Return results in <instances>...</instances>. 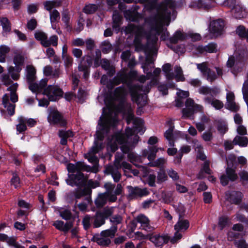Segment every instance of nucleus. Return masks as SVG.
Returning <instances> with one entry per match:
<instances>
[{"mask_svg": "<svg viewBox=\"0 0 248 248\" xmlns=\"http://www.w3.org/2000/svg\"><path fill=\"white\" fill-rule=\"evenodd\" d=\"M175 3L172 0H164L160 6L157 15L154 17L150 23V30L148 33H145L144 28L141 26H135L129 24L124 29L126 34L134 33L135 38L134 41L136 48H142L143 46L140 43V37L145 34L147 38V45L154 49L158 40V36L161 34L160 39L165 40L169 36V33L163 28L166 22H169L170 14L173 12L175 8ZM168 23L167 25H169Z\"/></svg>", "mask_w": 248, "mask_h": 248, "instance_id": "f257e3e1", "label": "nucleus"}, {"mask_svg": "<svg viewBox=\"0 0 248 248\" xmlns=\"http://www.w3.org/2000/svg\"><path fill=\"white\" fill-rule=\"evenodd\" d=\"M142 68L143 72L147 74L146 76L141 75L138 78V73L135 70H131L128 74L122 71L118 73L117 76L113 78V82L115 85H119L121 83L125 84L128 88L132 100L141 106L146 104L147 96L140 92L148 93L152 86H150L149 83L147 87L143 89L138 85H133L132 82L137 79L140 83H143L147 79L151 78L152 76L151 72L147 73L148 69H146L145 65L142 66Z\"/></svg>", "mask_w": 248, "mask_h": 248, "instance_id": "f03ea898", "label": "nucleus"}, {"mask_svg": "<svg viewBox=\"0 0 248 248\" xmlns=\"http://www.w3.org/2000/svg\"><path fill=\"white\" fill-rule=\"evenodd\" d=\"M118 122L116 113L110 112L100 117L96 132L94 145L89 152L84 155L85 157L90 162L93 164L98 162V159L95 154L104 147L102 141L104 137L107 135L111 128L115 127L117 125Z\"/></svg>", "mask_w": 248, "mask_h": 248, "instance_id": "7ed1b4c3", "label": "nucleus"}, {"mask_svg": "<svg viewBox=\"0 0 248 248\" xmlns=\"http://www.w3.org/2000/svg\"><path fill=\"white\" fill-rule=\"evenodd\" d=\"M125 114L127 124L133 122V128H127L125 129V135L121 133H117L112 136L110 140L108 139V146L110 147L113 152L118 149V144L126 143L127 139L133 135L135 132L142 134L145 131L143 128V121L140 119L134 117L133 110L130 105H127V110Z\"/></svg>", "mask_w": 248, "mask_h": 248, "instance_id": "20e7f679", "label": "nucleus"}, {"mask_svg": "<svg viewBox=\"0 0 248 248\" xmlns=\"http://www.w3.org/2000/svg\"><path fill=\"white\" fill-rule=\"evenodd\" d=\"M105 192L98 195L95 201V204L97 207H103L108 201L115 202L117 200V196L122 193L123 187L121 184L117 185L116 188L115 185L110 182L104 184Z\"/></svg>", "mask_w": 248, "mask_h": 248, "instance_id": "39448f33", "label": "nucleus"}, {"mask_svg": "<svg viewBox=\"0 0 248 248\" xmlns=\"http://www.w3.org/2000/svg\"><path fill=\"white\" fill-rule=\"evenodd\" d=\"M186 108L183 109V116L190 117L194 113L202 112L203 108L202 106L195 104L191 98H188L186 101Z\"/></svg>", "mask_w": 248, "mask_h": 248, "instance_id": "423d86ee", "label": "nucleus"}, {"mask_svg": "<svg viewBox=\"0 0 248 248\" xmlns=\"http://www.w3.org/2000/svg\"><path fill=\"white\" fill-rule=\"evenodd\" d=\"M48 110L49 112L47 119L50 124H59L61 126L66 125V121L57 109L49 108Z\"/></svg>", "mask_w": 248, "mask_h": 248, "instance_id": "0eeeda50", "label": "nucleus"}, {"mask_svg": "<svg viewBox=\"0 0 248 248\" xmlns=\"http://www.w3.org/2000/svg\"><path fill=\"white\" fill-rule=\"evenodd\" d=\"M43 94L48 97L49 101H55L62 96L63 92L57 85H49L45 89Z\"/></svg>", "mask_w": 248, "mask_h": 248, "instance_id": "6e6552de", "label": "nucleus"}, {"mask_svg": "<svg viewBox=\"0 0 248 248\" xmlns=\"http://www.w3.org/2000/svg\"><path fill=\"white\" fill-rule=\"evenodd\" d=\"M66 181L68 185L72 186H82L86 183V179L81 172H78L76 174H69Z\"/></svg>", "mask_w": 248, "mask_h": 248, "instance_id": "1a4fd4ad", "label": "nucleus"}, {"mask_svg": "<svg viewBox=\"0 0 248 248\" xmlns=\"http://www.w3.org/2000/svg\"><path fill=\"white\" fill-rule=\"evenodd\" d=\"M197 68L201 72L202 76L209 82H213L217 78L215 73L208 67L206 62L197 64Z\"/></svg>", "mask_w": 248, "mask_h": 248, "instance_id": "9d476101", "label": "nucleus"}, {"mask_svg": "<svg viewBox=\"0 0 248 248\" xmlns=\"http://www.w3.org/2000/svg\"><path fill=\"white\" fill-rule=\"evenodd\" d=\"M127 189L129 192V197L131 199L141 198L147 196L150 193L146 188H141L138 186H128Z\"/></svg>", "mask_w": 248, "mask_h": 248, "instance_id": "9b49d317", "label": "nucleus"}, {"mask_svg": "<svg viewBox=\"0 0 248 248\" xmlns=\"http://www.w3.org/2000/svg\"><path fill=\"white\" fill-rule=\"evenodd\" d=\"M224 24L221 19L211 22L209 26V31L211 33V38L216 37L222 33Z\"/></svg>", "mask_w": 248, "mask_h": 248, "instance_id": "f8f14e48", "label": "nucleus"}, {"mask_svg": "<svg viewBox=\"0 0 248 248\" xmlns=\"http://www.w3.org/2000/svg\"><path fill=\"white\" fill-rule=\"evenodd\" d=\"M226 174L220 176L221 184L225 186L228 184L229 181H234L238 178V176L234 168L228 167L226 169Z\"/></svg>", "mask_w": 248, "mask_h": 248, "instance_id": "ddd939ff", "label": "nucleus"}, {"mask_svg": "<svg viewBox=\"0 0 248 248\" xmlns=\"http://www.w3.org/2000/svg\"><path fill=\"white\" fill-rule=\"evenodd\" d=\"M150 240L156 247H162L164 244L167 243L170 237L166 234H161L160 233H153L150 234L149 238Z\"/></svg>", "mask_w": 248, "mask_h": 248, "instance_id": "4468645a", "label": "nucleus"}, {"mask_svg": "<svg viewBox=\"0 0 248 248\" xmlns=\"http://www.w3.org/2000/svg\"><path fill=\"white\" fill-rule=\"evenodd\" d=\"M48 82V79L46 78L41 79L39 82L33 81L31 83H28L29 89L34 93L36 94L43 93L45 87L46 86Z\"/></svg>", "mask_w": 248, "mask_h": 248, "instance_id": "2eb2a0df", "label": "nucleus"}, {"mask_svg": "<svg viewBox=\"0 0 248 248\" xmlns=\"http://www.w3.org/2000/svg\"><path fill=\"white\" fill-rule=\"evenodd\" d=\"M67 169L69 172L74 173L81 172V171H90L91 168L88 167L82 162H78L75 164L69 163L67 165Z\"/></svg>", "mask_w": 248, "mask_h": 248, "instance_id": "dca6fc26", "label": "nucleus"}, {"mask_svg": "<svg viewBox=\"0 0 248 248\" xmlns=\"http://www.w3.org/2000/svg\"><path fill=\"white\" fill-rule=\"evenodd\" d=\"M36 78L35 67L32 64L27 65L25 69V79L27 82L28 83L35 81Z\"/></svg>", "mask_w": 248, "mask_h": 248, "instance_id": "f3484780", "label": "nucleus"}, {"mask_svg": "<svg viewBox=\"0 0 248 248\" xmlns=\"http://www.w3.org/2000/svg\"><path fill=\"white\" fill-rule=\"evenodd\" d=\"M135 220L140 224V227L142 229L148 232L153 230L154 228L150 225L149 218L145 215L140 214L135 218Z\"/></svg>", "mask_w": 248, "mask_h": 248, "instance_id": "a211bd4d", "label": "nucleus"}, {"mask_svg": "<svg viewBox=\"0 0 248 248\" xmlns=\"http://www.w3.org/2000/svg\"><path fill=\"white\" fill-rule=\"evenodd\" d=\"M120 168L113 165H108L106 167L105 172L107 174L111 175L114 182L118 183L122 177L121 173L118 170Z\"/></svg>", "mask_w": 248, "mask_h": 248, "instance_id": "6ab92c4d", "label": "nucleus"}, {"mask_svg": "<svg viewBox=\"0 0 248 248\" xmlns=\"http://www.w3.org/2000/svg\"><path fill=\"white\" fill-rule=\"evenodd\" d=\"M53 225L55 226L57 229L66 233L72 228L73 223L71 221L64 223L63 221L56 220L53 222Z\"/></svg>", "mask_w": 248, "mask_h": 248, "instance_id": "aec40b11", "label": "nucleus"}, {"mask_svg": "<svg viewBox=\"0 0 248 248\" xmlns=\"http://www.w3.org/2000/svg\"><path fill=\"white\" fill-rule=\"evenodd\" d=\"M127 95V91L124 86L116 88L114 91V98L121 102H124Z\"/></svg>", "mask_w": 248, "mask_h": 248, "instance_id": "412c9836", "label": "nucleus"}, {"mask_svg": "<svg viewBox=\"0 0 248 248\" xmlns=\"http://www.w3.org/2000/svg\"><path fill=\"white\" fill-rule=\"evenodd\" d=\"M91 240L102 246H108L111 243L110 239L104 236L101 232L100 234H94Z\"/></svg>", "mask_w": 248, "mask_h": 248, "instance_id": "4be33fe9", "label": "nucleus"}, {"mask_svg": "<svg viewBox=\"0 0 248 248\" xmlns=\"http://www.w3.org/2000/svg\"><path fill=\"white\" fill-rule=\"evenodd\" d=\"M43 73L47 77L51 76L54 78H58L61 74V72L60 68H57L53 69L52 66L48 65L44 67Z\"/></svg>", "mask_w": 248, "mask_h": 248, "instance_id": "5701e85b", "label": "nucleus"}, {"mask_svg": "<svg viewBox=\"0 0 248 248\" xmlns=\"http://www.w3.org/2000/svg\"><path fill=\"white\" fill-rule=\"evenodd\" d=\"M197 50L201 53L204 52L214 53L217 51V45L216 44L209 43L206 46H199L196 48Z\"/></svg>", "mask_w": 248, "mask_h": 248, "instance_id": "b1692460", "label": "nucleus"}, {"mask_svg": "<svg viewBox=\"0 0 248 248\" xmlns=\"http://www.w3.org/2000/svg\"><path fill=\"white\" fill-rule=\"evenodd\" d=\"M219 92V89L216 87L209 88L207 86H202L199 89V93L204 95L210 94L216 95Z\"/></svg>", "mask_w": 248, "mask_h": 248, "instance_id": "393cba45", "label": "nucleus"}, {"mask_svg": "<svg viewBox=\"0 0 248 248\" xmlns=\"http://www.w3.org/2000/svg\"><path fill=\"white\" fill-rule=\"evenodd\" d=\"M2 103L4 108H7L8 113L10 115H13L15 113V105L10 103L8 95L5 94L3 96Z\"/></svg>", "mask_w": 248, "mask_h": 248, "instance_id": "a878e982", "label": "nucleus"}, {"mask_svg": "<svg viewBox=\"0 0 248 248\" xmlns=\"http://www.w3.org/2000/svg\"><path fill=\"white\" fill-rule=\"evenodd\" d=\"M93 218L94 228H99L105 223V219L101 212H97Z\"/></svg>", "mask_w": 248, "mask_h": 248, "instance_id": "bb28decb", "label": "nucleus"}, {"mask_svg": "<svg viewBox=\"0 0 248 248\" xmlns=\"http://www.w3.org/2000/svg\"><path fill=\"white\" fill-rule=\"evenodd\" d=\"M204 102L208 104H211L217 109H220L223 107V103L221 101L211 97H206L204 99Z\"/></svg>", "mask_w": 248, "mask_h": 248, "instance_id": "cd10ccee", "label": "nucleus"}, {"mask_svg": "<svg viewBox=\"0 0 248 248\" xmlns=\"http://www.w3.org/2000/svg\"><path fill=\"white\" fill-rule=\"evenodd\" d=\"M22 70V67L19 66H10L8 69V73L12 78L15 80H17L20 77V72Z\"/></svg>", "mask_w": 248, "mask_h": 248, "instance_id": "c85d7f7f", "label": "nucleus"}, {"mask_svg": "<svg viewBox=\"0 0 248 248\" xmlns=\"http://www.w3.org/2000/svg\"><path fill=\"white\" fill-rule=\"evenodd\" d=\"M168 124L169 125V129L166 131L164 133V136L166 139L169 140L170 146H174V142L172 140L173 137V131L174 128V126L172 124V123L171 121H168Z\"/></svg>", "mask_w": 248, "mask_h": 248, "instance_id": "c756f323", "label": "nucleus"}, {"mask_svg": "<svg viewBox=\"0 0 248 248\" xmlns=\"http://www.w3.org/2000/svg\"><path fill=\"white\" fill-rule=\"evenodd\" d=\"M59 136L61 138L60 143L62 145H66L67 142V139L73 136V132L70 130L65 131L61 130L59 131Z\"/></svg>", "mask_w": 248, "mask_h": 248, "instance_id": "7c9ffc66", "label": "nucleus"}, {"mask_svg": "<svg viewBox=\"0 0 248 248\" xmlns=\"http://www.w3.org/2000/svg\"><path fill=\"white\" fill-rule=\"evenodd\" d=\"M230 202L235 204H239L242 200V193L238 191H232L229 194Z\"/></svg>", "mask_w": 248, "mask_h": 248, "instance_id": "2f4dec72", "label": "nucleus"}, {"mask_svg": "<svg viewBox=\"0 0 248 248\" xmlns=\"http://www.w3.org/2000/svg\"><path fill=\"white\" fill-rule=\"evenodd\" d=\"M189 222L186 219H180L174 225L176 231H186L189 227Z\"/></svg>", "mask_w": 248, "mask_h": 248, "instance_id": "473e14b6", "label": "nucleus"}, {"mask_svg": "<svg viewBox=\"0 0 248 248\" xmlns=\"http://www.w3.org/2000/svg\"><path fill=\"white\" fill-rule=\"evenodd\" d=\"M233 143L234 145L246 147L248 144V139L246 137L236 136L233 140Z\"/></svg>", "mask_w": 248, "mask_h": 248, "instance_id": "72a5a7b5", "label": "nucleus"}, {"mask_svg": "<svg viewBox=\"0 0 248 248\" xmlns=\"http://www.w3.org/2000/svg\"><path fill=\"white\" fill-rule=\"evenodd\" d=\"M117 231V226L112 225L110 229L103 231L101 232L102 234L107 238L111 239L115 236V233Z\"/></svg>", "mask_w": 248, "mask_h": 248, "instance_id": "f704fd0d", "label": "nucleus"}, {"mask_svg": "<svg viewBox=\"0 0 248 248\" xmlns=\"http://www.w3.org/2000/svg\"><path fill=\"white\" fill-rule=\"evenodd\" d=\"M122 17L120 14L117 11H114L112 16L113 25L112 27L116 30H119V26L121 24V22Z\"/></svg>", "mask_w": 248, "mask_h": 248, "instance_id": "c9c22d12", "label": "nucleus"}, {"mask_svg": "<svg viewBox=\"0 0 248 248\" xmlns=\"http://www.w3.org/2000/svg\"><path fill=\"white\" fill-rule=\"evenodd\" d=\"M124 16L127 20L131 21H136L138 20L140 15L137 12L126 10L124 12Z\"/></svg>", "mask_w": 248, "mask_h": 248, "instance_id": "e433bc0d", "label": "nucleus"}, {"mask_svg": "<svg viewBox=\"0 0 248 248\" xmlns=\"http://www.w3.org/2000/svg\"><path fill=\"white\" fill-rule=\"evenodd\" d=\"M60 216L64 220H69L72 218V213L69 208H60L58 210Z\"/></svg>", "mask_w": 248, "mask_h": 248, "instance_id": "4c0bfd02", "label": "nucleus"}, {"mask_svg": "<svg viewBox=\"0 0 248 248\" xmlns=\"http://www.w3.org/2000/svg\"><path fill=\"white\" fill-rule=\"evenodd\" d=\"M101 65L102 68L109 71V74L110 76H112L115 73L113 66L110 65L109 62L108 60L105 59H102L101 61Z\"/></svg>", "mask_w": 248, "mask_h": 248, "instance_id": "58836bf2", "label": "nucleus"}, {"mask_svg": "<svg viewBox=\"0 0 248 248\" xmlns=\"http://www.w3.org/2000/svg\"><path fill=\"white\" fill-rule=\"evenodd\" d=\"M17 86V83H16L12 84L8 88V90L11 91L10 100L13 103H15L18 101V96L16 93Z\"/></svg>", "mask_w": 248, "mask_h": 248, "instance_id": "ea45409f", "label": "nucleus"}, {"mask_svg": "<svg viewBox=\"0 0 248 248\" xmlns=\"http://www.w3.org/2000/svg\"><path fill=\"white\" fill-rule=\"evenodd\" d=\"M10 48L5 45L0 46V62L5 61L6 55L10 52Z\"/></svg>", "mask_w": 248, "mask_h": 248, "instance_id": "a19ab883", "label": "nucleus"}, {"mask_svg": "<svg viewBox=\"0 0 248 248\" xmlns=\"http://www.w3.org/2000/svg\"><path fill=\"white\" fill-rule=\"evenodd\" d=\"M161 73V69L159 68H155L151 76L152 80L150 82V86L157 85L159 81V76Z\"/></svg>", "mask_w": 248, "mask_h": 248, "instance_id": "79ce46f5", "label": "nucleus"}, {"mask_svg": "<svg viewBox=\"0 0 248 248\" xmlns=\"http://www.w3.org/2000/svg\"><path fill=\"white\" fill-rule=\"evenodd\" d=\"M190 150V147L188 145H185L182 146L179 151L180 153L179 155L175 158L174 161L175 163H180L183 154L188 153Z\"/></svg>", "mask_w": 248, "mask_h": 248, "instance_id": "37998d69", "label": "nucleus"}, {"mask_svg": "<svg viewBox=\"0 0 248 248\" xmlns=\"http://www.w3.org/2000/svg\"><path fill=\"white\" fill-rule=\"evenodd\" d=\"M185 38V35L182 32L180 31H177L170 38V42L171 43L176 44L178 41H183Z\"/></svg>", "mask_w": 248, "mask_h": 248, "instance_id": "c03bdc74", "label": "nucleus"}, {"mask_svg": "<svg viewBox=\"0 0 248 248\" xmlns=\"http://www.w3.org/2000/svg\"><path fill=\"white\" fill-rule=\"evenodd\" d=\"M236 34L241 38H245L248 42V30H246L243 26H239L236 30Z\"/></svg>", "mask_w": 248, "mask_h": 248, "instance_id": "a18cd8bd", "label": "nucleus"}, {"mask_svg": "<svg viewBox=\"0 0 248 248\" xmlns=\"http://www.w3.org/2000/svg\"><path fill=\"white\" fill-rule=\"evenodd\" d=\"M35 38L38 41L41 42L42 45L45 47L44 42H46L47 39L46 34L41 31H37L34 34Z\"/></svg>", "mask_w": 248, "mask_h": 248, "instance_id": "49530a36", "label": "nucleus"}, {"mask_svg": "<svg viewBox=\"0 0 248 248\" xmlns=\"http://www.w3.org/2000/svg\"><path fill=\"white\" fill-rule=\"evenodd\" d=\"M61 3L60 2L53 0V1H46L44 3V5L45 7V8L50 12L52 11L51 10L54 8L56 7H58L60 5Z\"/></svg>", "mask_w": 248, "mask_h": 248, "instance_id": "de8ad7c7", "label": "nucleus"}, {"mask_svg": "<svg viewBox=\"0 0 248 248\" xmlns=\"http://www.w3.org/2000/svg\"><path fill=\"white\" fill-rule=\"evenodd\" d=\"M174 72L175 73V78L178 81H183L185 80V77L183 74V70L181 67L175 66L174 67Z\"/></svg>", "mask_w": 248, "mask_h": 248, "instance_id": "09e8293b", "label": "nucleus"}, {"mask_svg": "<svg viewBox=\"0 0 248 248\" xmlns=\"http://www.w3.org/2000/svg\"><path fill=\"white\" fill-rule=\"evenodd\" d=\"M93 217H91L90 215H86L84 216L82 219V223L85 230H87L90 228L91 225V222L93 221Z\"/></svg>", "mask_w": 248, "mask_h": 248, "instance_id": "8fccbe9b", "label": "nucleus"}, {"mask_svg": "<svg viewBox=\"0 0 248 248\" xmlns=\"http://www.w3.org/2000/svg\"><path fill=\"white\" fill-rule=\"evenodd\" d=\"M230 224V221L228 217H222L219 218L218 225L220 230H222Z\"/></svg>", "mask_w": 248, "mask_h": 248, "instance_id": "3c124183", "label": "nucleus"}, {"mask_svg": "<svg viewBox=\"0 0 248 248\" xmlns=\"http://www.w3.org/2000/svg\"><path fill=\"white\" fill-rule=\"evenodd\" d=\"M0 25L2 26L5 31L9 32L11 31L10 23L7 18H0Z\"/></svg>", "mask_w": 248, "mask_h": 248, "instance_id": "603ef678", "label": "nucleus"}, {"mask_svg": "<svg viewBox=\"0 0 248 248\" xmlns=\"http://www.w3.org/2000/svg\"><path fill=\"white\" fill-rule=\"evenodd\" d=\"M58 36L56 35L51 36L48 39L47 38L46 42H44L45 47H48L50 45L53 46H57L58 44Z\"/></svg>", "mask_w": 248, "mask_h": 248, "instance_id": "864d4df0", "label": "nucleus"}, {"mask_svg": "<svg viewBox=\"0 0 248 248\" xmlns=\"http://www.w3.org/2000/svg\"><path fill=\"white\" fill-rule=\"evenodd\" d=\"M19 124L16 125V129L19 132H22L26 130L27 127L26 125V119L23 117H20L18 118Z\"/></svg>", "mask_w": 248, "mask_h": 248, "instance_id": "5fc2aeb1", "label": "nucleus"}, {"mask_svg": "<svg viewBox=\"0 0 248 248\" xmlns=\"http://www.w3.org/2000/svg\"><path fill=\"white\" fill-rule=\"evenodd\" d=\"M170 69L171 65L168 63L165 64L162 67L163 71L165 73L166 76L168 79H172L174 77V75L170 72Z\"/></svg>", "mask_w": 248, "mask_h": 248, "instance_id": "6e6d98bb", "label": "nucleus"}, {"mask_svg": "<svg viewBox=\"0 0 248 248\" xmlns=\"http://www.w3.org/2000/svg\"><path fill=\"white\" fill-rule=\"evenodd\" d=\"M50 19L51 23L58 21L60 19V15L57 10H53L50 12Z\"/></svg>", "mask_w": 248, "mask_h": 248, "instance_id": "4d7b16f0", "label": "nucleus"}, {"mask_svg": "<svg viewBox=\"0 0 248 248\" xmlns=\"http://www.w3.org/2000/svg\"><path fill=\"white\" fill-rule=\"evenodd\" d=\"M97 9V6L94 4H89L85 6L83 9L84 13L88 14H91L94 13Z\"/></svg>", "mask_w": 248, "mask_h": 248, "instance_id": "13d9d810", "label": "nucleus"}, {"mask_svg": "<svg viewBox=\"0 0 248 248\" xmlns=\"http://www.w3.org/2000/svg\"><path fill=\"white\" fill-rule=\"evenodd\" d=\"M14 63L16 66L22 67L24 63V57L20 54L16 55L14 58Z\"/></svg>", "mask_w": 248, "mask_h": 248, "instance_id": "bf43d9fd", "label": "nucleus"}, {"mask_svg": "<svg viewBox=\"0 0 248 248\" xmlns=\"http://www.w3.org/2000/svg\"><path fill=\"white\" fill-rule=\"evenodd\" d=\"M128 158L129 161L135 165V163L141 162V157L133 152H130L128 154Z\"/></svg>", "mask_w": 248, "mask_h": 248, "instance_id": "052dcab7", "label": "nucleus"}, {"mask_svg": "<svg viewBox=\"0 0 248 248\" xmlns=\"http://www.w3.org/2000/svg\"><path fill=\"white\" fill-rule=\"evenodd\" d=\"M157 183L161 184L168 180V176L164 171L158 172L156 177Z\"/></svg>", "mask_w": 248, "mask_h": 248, "instance_id": "680f3d73", "label": "nucleus"}, {"mask_svg": "<svg viewBox=\"0 0 248 248\" xmlns=\"http://www.w3.org/2000/svg\"><path fill=\"white\" fill-rule=\"evenodd\" d=\"M167 162V160L164 158H159L155 161L150 162L149 165L150 167H162Z\"/></svg>", "mask_w": 248, "mask_h": 248, "instance_id": "e2e57ef3", "label": "nucleus"}, {"mask_svg": "<svg viewBox=\"0 0 248 248\" xmlns=\"http://www.w3.org/2000/svg\"><path fill=\"white\" fill-rule=\"evenodd\" d=\"M124 158V155L121 153H117L115 155L114 166L117 168H121V162Z\"/></svg>", "mask_w": 248, "mask_h": 248, "instance_id": "0e129e2a", "label": "nucleus"}, {"mask_svg": "<svg viewBox=\"0 0 248 248\" xmlns=\"http://www.w3.org/2000/svg\"><path fill=\"white\" fill-rule=\"evenodd\" d=\"M159 148H156L155 146H152L149 147V152L148 156V159L150 161L153 160L156 154L158 152Z\"/></svg>", "mask_w": 248, "mask_h": 248, "instance_id": "69168bd1", "label": "nucleus"}, {"mask_svg": "<svg viewBox=\"0 0 248 248\" xmlns=\"http://www.w3.org/2000/svg\"><path fill=\"white\" fill-rule=\"evenodd\" d=\"M169 177L174 181H178L179 179V175L178 172L173 169L170 168L167 170Z\"/></svg>", "mask_w": 248, "mask_h": 248, "instance_id": "338daca9", "label": "nucleus"}, {"mask_svg": "<svg viewBox=\"0 0 248 248\" xmlns=\"http://www.w3.org/2000/svg\"><path fill=\"white\" fill-rule=\"evenodd\" d=\"M62 59L64 62V64L66 68H68L72 66L73 62L72 57L69 55L62 56Z\"/></svg>", "mask_w": 248, "mask_h": 248, "instance_id": "774afa93", "label": "nucleus"}]
</instances>
